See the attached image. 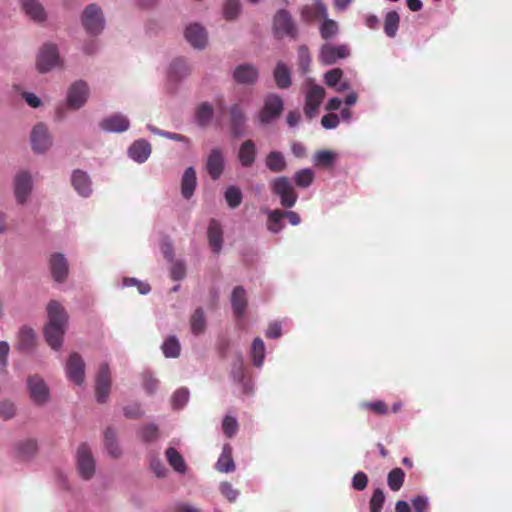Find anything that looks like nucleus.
<instances>
[{
  "instance_id": "1",
  "label": "nucleus",
  "mask_w": 512,
  "mask_h": 512,
  "mask_svg": "<svg viewBox=\"0 0 512 512\" xmlns=\"http://www.w3.org/2000/svg\"><path fill=\"white\" fill-rule=\"evenodd\" d=\"M48 323L44 328L46 342L52 349H59L66 331L68 316L63 306L52 300L47 306Z\"/></svg>"
},
{
  "instance_id": "2",
  "label": "nucleus",
  "mask_w": 512,
  "mask_h": 512,
  "mask_svg": "<svg viewBox=\"0 0 512 512\" xmlns=\"http://www.w3.org/2000/svg\"><path fill=\"white\" fill-rule=\"evenodd\" d=\"M305 87L304 114L312 119L317 115L326 93L322 86L315 84L310 78L306 80Z\"/></svg>"
},
{
  "instance_id": "3",
  "label": "nucleus",
  "mask_w": 512,
  "mask_h": 512,
  "mask_svg": "<svg viewBox=\"0 0 512 512\" xmlns=\"http://www.w3.org/2000/svg\"><path fill=\"white\" fill-rule=\"evenodd\" d=\"M272 192L280 198V203L285 208H291L297 201V194L287 177H278L273 180Z\"/></svg>"
},
{
  "instance_id": "4",
  "label": "nucleus",
  "mask_w": 512,
  "mask_h": 512,
  "mask_svg": "<svg viewBox=\"0 0 512 512\" xmlns=\"http://www.w3.org/2000/svg\"><path fill=\"white\" fill-rule=\"evenodd\" d=\"M77 469L80 476L88 480L95 473V460L91 449L86 443H81L77 449Z\"/></svg>"
},
{
  "instance_id": "5",
  "label": "nucleus",
  "mask_w": 512,
  "mask_h": 512,
  "mask_svg": "<svg viewBox=\"0 0 512 512\" xmlns=\"http://www.w3.org/2000/svg\"><path fill=\"white\" fill-rule=\"evenodd\" d=\"M283 111V100L279 95L269 94L264 101V106L259 112L261 124H269L278 118Z\"/></svg>"
},
{
  "instance_id": "6",
  "label": "nucleus",
  "mask_w": 512,
  "mask_h": 512,
  "mask_svg": "<svg viewBox=\"0 0 512 512\" xmlns=\"http://www.w3.org/2000/svg\"><path fill=\"white\" fill-rule=\"evenodd\" d=\"M273 29L278 37L289 36L295 38L297 36L296 25L290 13L285 9H280L276 12L273 20Z\"/></svg>"
},
{
  "instance_id": "7",
  "label": "nucleus",
  "mask_w": 512,
  "mask_h": 512,
  "mask_svg": "<svg viewBox=\"0 0 512 512\" xmlns=\"http://www.w3.org/2000/svg\"><path fill=\"white\" fill-rule=\"evenodd\" d=\"M82 23L87 32L99 34L104 28V18L101 9L96 4L86 7L82 15Z\"/></svg>"
},
{
  "instance_id": "8",
  "label": "nucleus",
  "mask_w": 512,
  "mask_h": 512,
  "mask_svg": "<svg viewBox=\"0 0 512 512\" xmlns=\"http://www.w3.org/2000/svg\"><path fill=\"white\" fill-rule=\"evenodd\" d=\"M111 388V373L107 363H103L99 367L96 376L95 393L99 403H105L108 399Z\"/></svg>"
},
{
  "instance_id": "9",
  "label": "nucleus",
  "mask_w": 512,
  "mask_h": 512,
  "mask_svg": "<svg viewBox=\"0 0 512 512\" xmlns=\"http://www.w3.org/2000/svg\"><path fill=\"white\" fill-rule=\"evenodd\" d=\"M59 64L58 49L53 44H45L37 59V67L41 73L50 71L52 68Z\"/></svg>"
},
{
  "instance_id": "10",
  "label": "nucleus",
  "mask_w": 512,
  "mask_h": 512,
  "mask_svg": "<svg viewBox=\"0 0 512 512\" xmlns=\"http://www.w3.org/2000/svg\"><path fill=\"white\" fill-rule=\"evenodd\" d=\"M66 373L70 381L81 385L85 378V363L78 353H72L66 364Z\"/></svg>"
},
{
  "instance_id": "11",
  "label": "nucleus",
  "mask_w": 512,
  "mask_h": 512,
  "mask_svg": "<svg viewBox=\"0 0 512 512\" xmlns=\"http://www.w3.org/2000/svg\"><path fill=\"white\" fill-rule=\"evenodd\" d=\"M32 190V177L26 171L19 172L14 179V194L19 204H24Z\"/></svg>"
},
{
  "instance_id": "12",
  "label": "nucleus",
  "mask_w": 512,
  "mask_h": 512,
  "mask_svg": "<svg viewBox=\"0 0 512 512\" xmlns=\"http://www.w3.org/2000/svg\"><path fill=\"white\" fill-rule=\"evenodd\" d=\"M31 144L34 151L43 153L52 145V139L47 127L39 123L34 126L31 132Z\"/></svg>"
},
{
  "instance_id": "13",
  "label": "nucleus",
  "mask_w": 512,
  "mask_h": 512,
  "mask_svg": "<svg viewBox=\"0 0 512 512\" xmlns=\"http://www.w3.org/2000/svg\"><path fill=\"white\" fill-rule=\"evenodd\" d=\"M88 86L83 81L75 82L71 85L68 95H67V103L71 109H79L81 108L88 98Z\"/></svg>"
},
{
  "instance_id": "14",
  "label": "nucleus",
  "mask_w": 512,
  "mask_h": 512,
  "mask_svg": "<svg viewBox=\"0 0 512 512\" xmlns=\"http://www.w3.org/2000/svg\"><path fill=\"white\" fill-rule=\"evenodd\" d=\"M349 55V50L346 45L334 46L331 44H325L321 47L319 60L324 65H332L336 63L338 59L346 58Z\"/></svg>"
},
{
  "instance_id": "15",
  "label": "nucleus",
  "mask_w": 512,
  "mask_h": 512,
  "mask_svg": "<svg viewBox=\"0 0 512 512\" xmlns=\"http://www.w3.org/2000/svg\"><path fill=\"white\" fill-rule=\"evenodd\" d=\"M230 130L234 137L244 134L246 127V115L240 104H233L229 108Z\"/></svg>"
},
{
  "instance_id": "16",
  "label": "nucleus",
  "mask_w": 512,
  "mask_h": 512,
  "mask_svg": "<svg viewBox=\"0 0 512 512\" xmlns=\"http://www.w3.org/2000/svg\"><path fill=\"white\" fill-rule=\"evenodd\" d=\"M30 397L39 405L46 403L49 399V389L43 379L32 376L28 379Z\"/></svg>"
},
{
  "instance_id": "17",
  "label": "nucleus",
  "mask_w": 512,
  "mask_h": 512,
  "mask_svg": "<svg viewBox=\"0 0 512 512\" xmlns=\"http://www.w3.org/2000/svg\"><path fill=\"white\" fill-rule=\"evenodd\" d=\"M50 271L56 282L62 283L68 276V262L63 254H52L49 260Z\"/></svg>"
},
{
  "instance_id": "18",
  "label": "nucleus",
  "mask_w": 512,
  "mask_h": 512,
  "mask_svg": "<svg viewBox=\"0 0 512 512\" xmlns=\"http://www.w3.org/2000/svg\"><path fill=\"white\" fill-rule=\"evenodd\" d=\"M258 70L251 64L238 65L233 72V79L238 84L252 85L258 79Z\"/></svg>"
},
{
  "instance_id": "19",
  "label": "nucleus",
  "mask_w": 512,
  "mask_h": 512,
  "mask_svg": "<svg viewBox=\"0 0 512 512\" xmlns=\"http://www.w3.org/2000/svg\"><path fill=\"white\" fill-rule=\"evenodd\" d=\"M100 128L107 132H116L121 133L126 131L129 126L130 122L127 117H125L122 114H113L107 118H104L100 124Z\"/></svg>"
},
{
  "instance_id": "20",
  "label": "nucleus",
  "mask_w": 512,
  "mask_h": 512,
  "mask_svg": "<svg viewBox=\"0 0 512 512\" xmlns=\"http://www.w3.org/2000/svg\"><path fill=\"white\" fill-rule=\"evenodd\" d=\"M206 170L213 180H217L224 170V157L220 149H212L207 161Z\"/></svg>"
},
{
  "instance_id": "21",
  "label": "nucleus",
  "mask_w": 512,
  "mask_h": 512,
  "mask_svg": "<svg viewBox=\"0 0 512 512\" xmlns=\"http://www.w3.org/2000/svg\"><path fill=\"white\" fill-rule=\"evenodd\" d=\"M301 19L311 22L319 18L327 17V7L322 0H315L312 4L304 5L300 11Z\"/></svg>"
},
{
  "instance_id": "22",
  "label": "nucleus",
  "mask_w": 512,
  "mask_h": 512,
  "mask_svg": "<svg viewBox=\"0 0 512 512\" xmlns=\"http://www.w3.org/2000/svg\"><path fill=\"white\" fill-rule=\"evenodd\" d=\"M186 40L197 49H203L207 43V33L199 24H191L185 30Z\"/></svg>"
},
{
  "instance_id": "23",
  "label": "nucleus",
  "mask_w": 512,
  "mask_h": 512,
  "mask_svg": "<svg viewBox=\"0 0 512 512\" xmlns=\"http://www.w3.org/2000/svg\"><path fill=\"white\" fill-rule=\"evenodd\" d=\"M22 9L35 22H44L47 18L42 4L38 0H21Z\"/></svg>"
},
{
  "instance_id": "24",
  "label": "nucleus",
  "mask_w": 512,
  "mask_h": 512,
  "mask_svg": "<svg viewBox=\"0 0 512 512\" xmlns=\"http://www.w3.org/2000/svg\"><path fill=\"white\" fill-rule=\"evenodd\" d=\"M208 241L214 253H219L222 249L223 243V231L221 224L215 220L211 219L208 226Z\"/></svg>"
},
{
  "instance_id": "25",
  "label": "nucleus",
  "mask_w": 512,
  "mask_h": 512,
  "mask_svg": "<svg viewBox=\"0 0 512 512\" xmlns=\"http://www.w3.org/2000/svg\"><path fill=\"white\" fill-rule=\"evenodd\" d=\"M128 154L134 161L143 163L151 154V145L144 139L137 140L129 147Z\"/></svg>"
},
{
  "instance_id": "26",
  "label": "nucleus",
  "mask_w": 512,
  "mask_h": 512,
  "mask_svg": "<svg viewBox=\"0 0 512 512\" xmlns=\"http://www.w3.org/2000/svg\"><path fill=\"white\" fill-rule=\"evenodd\" d=\"M74 189L83 197L91 194V181L89 176L82 170H75L71 178Z\"/></svg>"
},
{
  "instance_id": "27",
  "label": "nucleus",
  "mask_w": 512,
  "mask_h": 512,
  "mask_svg": "<svg viewBox=\"0 0 512 512\" xmlns=\"http://www.w3.org/2000/svg\"><path fill=\"white\" fill-rule=\"evenodd\" d=\"M238 159L243 167L253 165L256 159V147L252 140H246L241 144Z\"/></svg>"
},
{
  "instance_id": "28",
  "label": "nucleus",
  "mask_w": 512,
  "mask_h": 512,
  "mask_svg": "<svg viewBox=\"0 0 512 512\" xmlns=\"http://www.w3.org/2000/svg\"><path fill=\"white\" fill-rule=\"evenodd\" d=\"M232 446L225 444L222 453L216 462V469L223 473H230L235 470V463L232 457Z\"/></svg>"
},
{
  "instance_id": "29",
  "label": "nucleus",
  "mask_w": 512,
  "mask_h": 512,
  "mask_svg": "<svg viewBox=\"0 0 512 512\" xmlns=\"http://www.w3.org/2000/svg\"><path fill=\"white\" fill-rule=\"evenodd\" d=\"M197 178L196 171L193 167H188L182 176L181 180V193L184 198L189 199L196 188Z\"/></svg>"
},
{
  "instance_id": "30",
  "label": "nucleus",
  "mask_w": 512,
  "mask_h": 512,
  "mask_svg": "<svg viewBox=\"0 0 512 512\" xmlns=\"http://www.w3.org/2000/svg\"><path fill=\"white\" fill-rule=\"evenodd\" d=\"M232 309L237 317H241L247 306L246 292L242 286L234 288L231 296Z\"/></svg>"
},
{
  "instance_id": "31",
  "label": "nucleus",
  "mask_w": 512,
  "mask_h": 512,
  "mask_svg": "<svg viewBox=\"0 0 512 512\" xmlns=\"http://www.w3.org/2000/svg\"><path fill=\"white\" fill-rule=\"evenodd\" d=\"M273 74L278 88L286 89L291 86V72L283 62L277 63Z\"/></svg>"
},
{
  "instance_id": "32",
  "label": "nucleus",
  "mask_w": 512,
  "mask_h": 512,
  "mask_svg": "<svg viewBox=\"0 0 512 512\" xmlns=\"http://www.w3.org/2000/svg\"><path fill=\"white\" fill-rule=\"evenodd\" d=\"M104 445L111 457L118 458L121 456L122 450L117 443L116 432L111 427L104 431Z\"/></svg>"
},
{
  "instance_id": "33",
  "label": "nucleus",
  "mask_w": 512,
  "mask_h": 512,
  "mask_svg": "<svg viewBox=\"0 0 512 512\" xmlns=\"http://www.w3.org/2000/svg\"><path fill=\"white\" fill-rule=\"evenodd\" d=\"M213 107L207 102H203L196 108L195 120L201 127H206L213 117Z\"/></svg>"
},
{
  "instance_id": "34",
  "label": "nucleus",
  "mask_w": 512,
  "mask_h": 512,
  "mask_svg": "<svg viewBox=\"0 0 512 512\" xmlns=\"http://www.w3.org/2000/svg\"><path fill=\"white\" fill-rule=\"evenodd\" d=\"M35 334L31 328L23 327L19 332L17 348L22 351H29L34 347Z\"/></svg>"
},
{
  "instance_id": "35",
  "label": "nucleus",
  "mask_w": 512,
  "mask_h": 512,
  "mask_svg": "<svg viewBox=\"0 0 512 512\" xmlns=\"http://www.w3.org/2000/svg\"><path fill=\"white\" fill-rule=\"evenodd\" d=\"M166 458L169 464L175 471L184 473L186 471V464L181 454L174 448L169 447L166 452Z\"/></svg>"
},
{
  "instance_id": "36",
  "label": "nucleus",
  "mask_w": 512,
  "mask_h": 512,
  "mask_svg": "<svg viewBox=\"0 0 512 512\" xmlns=\"http://www.w3.org/2000/svg\"><path fill=\"white\" fill-rule=\"evenodd\" d=\"M191 331L194 335H199L206 328V318L202 308H197L190 318Z\"/></svg>"
},
{
  "instance_id": "37",
  "label": "nucleus",
  "mask_w": 512,
  "mask_h": 512,
  "mask_svg": "<svg viewBox=\"0 0 512 512\" xmlns=\"http://www.w3.org/2000/svg\"><path fill=\"white\" fill-rule=\"evenodd\" d=\"M399 22L400 17L396 11H390L386 14L384 20V32L388 37L393 38L396 36Z\"/></svg>"
},
{
  "instance_id": "38",
  "label": "nucleus",
  "mask_w": 512,
  "mask_h": 512,
  "mask_svg": "<svg viewBox=\"0 0 512 512\" xmlns=\"http://www.w3.org/2000/svg\"><path fill=\"white\" fill-rule=\"evenodd\" d=\"M266 166L272 172H281L286 168V162L280 152L272 151L267 155Z\"/></svg>"
},
{
  "instance_id": "39",
  "label": "nucleus",
  "mask_w": 512,
  "mask_h": 512,
  "mask_svg": "<svg viewBox=\"0 0 512 512\" xmlns=\"http://www.w3.org/2000/svg\"><path fill=\"white\" fill-rule=\"evenodd\" d=\"M251 358L255 366L260 367L265 358V346L261 338L257 337L253 340L251 346Z\"/></svg>"
},
{
  "instance_id": "40",
  "label": "nucleus",
  "mask_w": 512,
  "mask_h": 512,
  "mask_svg": "<svg viewBox=\"0 0 512 512\" xmlns=\"http://www.w3.org/2000/svg\"><path fill=\"white\" fill-rule=\"evenodd\" d=\"M405 473L401 468L392 469L387 476V484L392 491H399L404 483Z\"/></svg>"
},
{
  "instance_id": "41",
  "label": "nucleus",
  "mask_w": 512,
  "mask_h": 512,
  "mask_svg": "<svg viewBox=\"0 0 512 512\" xmlns=\"http://www.w3.org/2000/svg\"><path fill=\"white\" fill-rule=\"evenodd\" d=\"M37 451V443L35 440H25L17 445V454L22 459H29L35 455Z\"/></svg>"
},
{
  "instance_id": "42",
  "label": "nucleus",
  "mask_w": 512,
  "mask_h": 512,
  "mask_svg": "<svg viewBox=\"0 0 512 512\" xmlns=\"http://www.w3.org/2000/svg\"><path fill=\"white\" fill-rule=\"evenodd\" d=\"M282 210L275 209L271 211L268 215L267 228L269 231L273 233H278L284 227L283 223Z\"/></svg>"
},
{
  "instance_id": "43",
  "label": "nucleus",
  "mask_w": 512,
  "mask_h": 512,
  "mask_svg": "<svg viewBox=\"0 0 512 512\" xmlns=\"http://www.w3.org/2000/svg\"><path fill=\"white\" fill-rule=\"evenodd\" d=\"M241 11L240 0H226L223 5V16L226 20H234Z\"/></svg>"
},
{
  "instance_id": "44",
  "label": "nucleus",
  "mask_w": 512,
  "mask_h": 512,
  "mask_svg": "<svg viewBox=\"0 0 512 512\" xmlns=\"http://www.w3.org/2000/svg\"><path fill=\"white\" fill-rule=\"evenodd\" d=\"M225 199L230 208H237L242 202V192L236 186H230L225 191Z\"/></svg>"
},
{
  "instance_id": "45",
  "label": "nucleus",
  "mask_w": 512,
  "mask_h": 512,
  "mask_svg": "<svg viewBox=\"0 0 512 512\" xmlns=\"http://www.w3.org/2000/svg\"><path fill=\"white\" fill-rule=\"evenodd\" d=\"M338 33V24L331 19L324 18L320 26V35L323 39L328 40L333 38Z\"/></svg>"
},
{
  "instance_id": "46",
  "label": "nucleus",
  "mask_w": 512,
  "mask_h": 512,
  "mask_svg": "<svg viewBox=\"0 0 512 512\" xmlns=\"http://www.w3.org/2000/svg\"><path fill=\"white\" fill-rule=\"evenodd\" d=\"M385 502V494L382 489L377 488L373 491L369 501L370 512H381Z\"/></svg>"
},
{
  "instance_id": "47",
  "label": "nucleus",
  "mask_w": 512,
  "mask_h": 512,
  "mask_svg": "<svg viewBox=\"0 0 512 512\" xmlns=\"http://www.w3.org/2000/svg\"><path fill=\"white\" fill-rule=\"evenodd\" d=\"M295 183L298 187L306 188L314 180V173L311 169H302L295 173Z\"/></svg>"
},
{
  "instance_id": "48",
  "label": "nucleus",
  "mask_w": 512,
  "mask_h": 512,
  "mask_svg": "<svg viewBox=\"0 0 512 512\" xmlns=\"http://www.w3.org/2000/svg\"><path fill=\"white\" fill-rule=\"evenodd\" d=\"M315 164L321 167H330L335 161L336 155L329 150H321L315 154Z\"/></svg>"
},
{
  "instance_id": "49",
  "label": "nucleus",
  "mask_w": 512,
  "mask_h": 512,
  "mask_svg": "<svg viewBox=\"0 0 512 512\" xmlns=\"http://www.w3.org/2000/svg\"><path fill=\"white\" fill-rule=\"evenodd\" d=\"M163 353L166 357H177L180 353V345L176 337H169L162 345Z\"/></svg>"
},
{
  "instance_id": "50",
  "label": "nucleus",
  "mask_w": 512,
  "mask_h": 512,
  "mask_svg": "<svg viewBox=\"0 0 512 512\" xmlns=\"http://www.w3.org/2000/svg\"><path fill=\"white\" fill-rule=\"evenodd\" d=\"M189 400V391L187 388H179L177 389L172 398L171 403L174 409H181L185 406V404Z\"/></svg>"
},
{
  "instance_id": "51",
  "label": "nucleus",
  "mask_w": 512,
  "mask_h": 512,
  "mask_svg": "<svg viewBox=\"0 0 512 512\" xmlns=\"http://www.w3.org/2000/svg\"><path fill=\"white\" fill-rule=\"evenodd\" d=\"M311 57L307 46H300L298 49V65L303 74L309 71Z\"/></svg>"
},
{
  "instance_id": "52",
  "label": "nucleus",
  "mask_w": 512,
  "mask_h": 512,
  "mask_svg": "<svg viewBox=\"0 0 512 512\" xmlns=\"http://www.w3.org/2000/svg\"><path fill=\"white\" fill-rule=\"evenodd\" d=\"M362 407L379 416L386 415L389 411L387 404L381 400L375 402H364L362 403Z\"/></svg>"
},
{
  "instance_id": "53",
  "label": "nucleus",
  "mask_w": 512,
  "mask_h": 512,
  "mask_svg": "<svg viewBox=\"0 0 512 512\" xmlns=\"http://www.w3.org/2000/svg\"><path fill=\"white\" fill-rule=\"evenodd\" d=\"M139 436L144 442H152L158 438V428L154 424H147L139 431Z\"/></svg>"
},
{
  "instance_id": "54",
  "label": "nucleus",
  "mask_w": 512,
  "mask_h": 512,
  "mask_svg": "<svg viewBox=\"0 0 512 512\" xmlns=\"http://www.w3.org/2000/svg\"><path fill=\"white\" fill-rule=\"evenodd\" d=\"M222 429H223V433L228 438H232L238 431L237 420L234 417L227 415L223 419Z\"/></svg>"
},
{
  "instance_id": "55",
  "label": "nucleus",
  "mask_w": 512,
  "mask_h": 512,
  "mask_svg": "<svg viewBox=\"0 0 512 512\" xmlns=\"http://www.w3.org/2000/svg\"><path fill=\"white\" fill-rule=\"evenodd\" d=\"M171 73L177 77H183L189 73V67L184 59H176L171 64Z\"/></svg>"
},
{
  "instance_id": "56",
  "label": "nucleus",
  "mask_w": 512,
  "mask_h": 512,
  "mask_svg": "<svg viewBox=\"0 0 512 512\" xmlns=\"http://www.w3.org/2000/svg\"><path fill=\"white\" fill-rule=\"evenodd\" d=\"M343 76V71L340 68H334L325 73V83L329 87H335Z\"/></svg>"
},
{
  "instance_id": "57",
  "label": "nucleus",
  "mask_w": 512,
  "mask_h": 512,
  "mask_svg": "<svg viewBox=\"0 0 512 512\" xmlns=\"http://www.w3.org/2000/svg\"><path fill=\"white\" fill-rule=\"evenodd\" d=\"M368 484V477L364 472H357L352 479V487L357 491H363Z\"/></svg>"
},
{
  "instance_id": "58",
  "label": "nucleus",
  "mask_w": 512,
  "mask_h": 512,
  "mask_svg": "<svg viewBox=\"0 0 512 512\" xmlns=\"http://www.w3.org/2000/svg\"><path fill=\"white\" fill-rule=\"evenodd\" d=\"M148 128H149V130L151 132L159 134V135H161L163 137H166L168 139H172V140H175V141H183V142H187L188 141V138L186 136L182 135V134L161 131L158 128L152 126V125H148Z\"/></svg>"
},
{
  "instance_id": "59",
  "label": "nucleus",
  "mask_w": 512,
  "mask_h": 512,
  "mask_svg": "<svg viewBox=\"0 0 512 512\" xmlns=\"http://www.w3.org/2000/svg\"><path fill=\"white\" fill-rule=\"evenodd\" d=\"M15 415V406L12 402H0V416L4 419H10Z\"/></svg>"
},
{
  "instance_id": "60",
  "label": "nucleus",
  "mask_w": 512,
  "mask_h": 512,
  "mask_svg": "<svg viewBox=\"0 0 512 512\" xmlns=\"http://www.w3.org/2000/svg\"><path fill=\"white\" fill-rule=\"evenodd\" d=\"M143 387L147 393L153 394L158 388V380L150 374L144 375Z\"/></svg>"
},
{
  "instance_id": "61",
  "label": "nucleus",
  "mask_w": 512,
  "mask_h": 512,
  "mask_svg": "<svg viewBox=\"0 0 512 512\" xmlns=\"http://www.w3.org/2000/svg\"><path fill=\"white\" fill-rule=\"evenodd\" d=\"M321 124L325 129H334L339 124V118L336 114H326L322 117Z\"/></svg>"
},
{
  "instance_id": "62",
  "label": "nucleus",
  "mask_w": 512,
  "mask_h": 512,
  "mask_svg": "<svg viewBox=\"0 0 512 512\" xmlns=\"http://www.w3.org/2000/svg\"><path fill=\"white\" fill-rule=\"evenodd\" d=\"M221 493L229 500V501H235L238 492L232 487V485L228 482H224L220 486Z\"/></svg>"
},
{
  "instance_id": "63",
  "label": "nucleus",
  "mask_w": 512,
  "mask_h": 512,
  "mask_svg": "<svg viewBox=\"0 0 512 512\" xmlns=\"http://www.w3.org/2000/svg\"><path fill=\"white\" fill-rule=\"evenodd\" d=\"M185 267L181 262H175L171 268V277L173 280H181L185 277Z\"/></svg>"
},
{
  "instance_id": "64",
  "label": "nucleus",
  "mask_w": 512,
  "mask_h": 512,
  "mask_svg": "<svg viewBox=\"0 0 512 512\" xmlns=\"http://www.w3.org/2000/svg\"><path fill=\"white\" fill-rule=\"evenodd\" d=\"M415 512H426L428 508V500L424 496H417L412 500Z\"/></svg>"
}]
</instances>
